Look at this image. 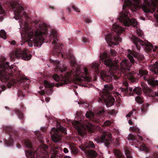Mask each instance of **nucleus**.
<instances>
[{
  "label": "nucleus",
  "instance_id": "f8f14e48",
  "mask_svg": "<svg viewBox=\"0 0 158 158\" xmlns=\"http://www.w3.org/2000/svg\"><path fill=\"white\" fill-rule=\"evenodd\" d=\"M72 123L75 127L78 130L79 133L80 132V131L83 129H87L91 132H92L95 129L94 126L92 123L89 122H87L83 124L76 121H74Z\"/></svg>",
  "mask_w": 158,
  "mask_h": 158
},
{
  "label": "nucleus",
  "instance_id": "bb28decb",
  "mask_svg": "<svg viewBox=\"0 0 158 158\" xmlns=\"http://www.w3.org/2000/svg\"><path fill=\"white\" fill-rule=\"evenodd\" d=\"M45 86L47 88H51L54 86V84L53 83H50L46 80L44 81Z\"/></svg>",
  "mask_w": 158,
  "mask_h": 158
},
{
  "label": "nucleus",
  "instance_id": "4be33fe9",
  "mask_svg": "<svg viewBox=\"0 0 158 158\" xmlns=\"http://www.w3.org/2000/svg\"><path fill=\"white\" fill-rule=\"evenodd\" d=\"M113 87L111 85H104V88L103 90V96L105 95H110L109 93L108 92L110 90H111L112 89Z\"/></svg>",
  "mask_w": 158,
  "mask_h": 158
},
{
  "label": "nucleus",
  "instance_id": "13d9d810",
  "mask_svg": "<svg viewBox=\"0 0 158 158\" xmlns=\"http://www.w3.org/2000/svg\"><path fill=\"white\" fill-rule=\"evenodd\" d=\"M82 41L84 43L86 42H87V39L85 38H83L82 39Z\"/></svg>",
  "mask_w": 158,
  "mask_h": 158
},
{
  "label": "nucleus",
  "instance_id": "052dcab7",
  "mask_svg": "<svg viewBox=\"0 0 158 158\" xmlns=\"http://www.w3.org/2000/svg\"><path fill=\"white\" fill-rule=\"evenodd\" d=\"M154 156L155 158H158V154L157 153H155L154 154Z\"/></svg>",
  "mask_w": 158,
  "mask_h": 158
},
{
  "label": "nucleus",
  "instance_id": "9b49d317",
  "mask_svg": "<svg viewBox=\"0 0 158 158\" xmlns=\"http://www.w3.org/2000/svg\"><path fill=\"white\" fill-rule=\"evenodd\" d=\"M10 57L12 60H14L15 58H21L23 60H28L31 59V55L30 54H27L25 50L22 51L20 49H18L11 53Z\"/></svg>",
  "mask_w": 158,
  "mask_h": 158
},
{
  "label": "nucleus",
  "instance_id": "4d7b16f0",
  "mask_svg": "<svg viewBox=\"0 0 158 158\" xmlns=\"http://www.w3.org/2000/svg\"><path fill=\"white\" fill-rule=\"evenodd\" d=\"M128 123L130 125H134L131 120L130 119L128 121Z\"/></svg>",
  "mask_w": 158,
  "mask_h": 158
},
{
  "label": "nucleus",
  "instance_id": "f03ea898",
  "mask_svg": "<svg viewBox=\"0 0 158 158\" xmlns=\"http://www.w3.org/2000/svg\"><path fill=\"white\" fill-rule=\"evenodd\" d=\"M88 69L86 68L82 69L76 68L73 69L71 73H67L65 75H62L61 77L57 74L53 75L54 80L60 82L56 84V87L62 86L64 84H66L70 81V79L75 78L77 81L83 82H90L91 78L88 76Z\"/></svg>",
  "mask_w": 158,
  "mask_h": 158
},
{
  "label": "nucleus",
  "instance_id": "603ef678",
  "mask_svg": "<svg viewBox=\"0 0 158 158\" xmlns=\"http://www.w3.org/2000/svg\"><path fill=\"white\" fill-rule=\"evenodd\" d=\"M72 8H73L75 11L79 12V11L78 10L77 8H76L74 6H72Z\"/></svg>",
  "mask_w": 158,
  "mask_h": 158
},
{
  "label": "nucleus",
  "instance_id": "0e129e2a",
  "mask_svg": "<svg viewBox=\"0 0 158 158\" xmlns=\"http://www.w3.org/2000/svg\"><path fill=\"white\" fill-rule=\"evenodd\" d=\"M138 137L141 140H142L143 139V138L140 135H138Z\"/></svg>",
  "mask_w": 158,
  "mask_h": 158
},
{
  "label": "nucleus",
  "instance_id": "2eb2a0df",
  "mask_svg": "<svg viewBox=\"0 0 158 158\" xmlns=\"http://www.w3.org/2000/svg\"><path fill=\"white\" fill-rule=\"evenodd\" d=\"M102 99V101H105V104L107 107L113 105L115 101L114 98L110 95L103 96Z\"/></svg>",
  "mask_w": 158,
  "mask_h": 158
},
{
  "label": "nucleus",
  "instance_id": "423d86ee",
  "mask_svg": "<svg viewBox=\"0 0 158 158\" xmlns=\"http://www.w3.org/2000/svg\"><path fill=\"white\" fill-rule=\"evenodd\" d=\"M150 70L153 74V78L148 77V72L145 70H140L139 74L149 85L158 86V81L155 80V78L158 76V61H156L155 64L150 66Z\"/></svg>",
  "mask_w": 158,
  "mask_h": 158
},
{
  "label": "nucleus",
  "instance_id": "3c124183",
  "mask_svg": "<svg viewBox=\"0 0 158 158\" xmlns=\"http://www.w3.org/2000/svg\"><path fill=\"white\" fill-rule=\"evenodd\" d=\"M133 114V111H131L129 113L127 114L126 116L127 117H131Z\"/></svg>",
  "mask_w": 158,
  "mask_h": 158
},
{
  "label": "nucleus",
  "instance_id": "ddd939ff",
  "mask_svg": "<svg viewBox=\"0 0 158 158\" xmlns=\"http://www.w3.org/2000/svg\"><path fill=\"white\" fill-rule=\"evenodd\" d=\"M96 141L98 143H103L106 147L107 145L114 143V140L112 139L111 134L109 132H103L101 137H98L96 139Z\"/></svg>",
  "mask_w": 158,
  "mask_h": 158
},
{
  "label": "nucleus",
  "instance_id": "412c9836",
  "mask_svg": "<svg viewBox=\"0 0 158 158\" xmlns=\"http://www.w3.org/2000/svg\"><path fill=\"white\" fill-rule=\"evenodd\" d=\"M66 56L67 58L70 60L71 63L73 65H74L76 64V60L72 52H67Z\"/></svg>",
  "mask_w": 158,
  "mask_h": 158
},
{
  "label": "nucleus",
  "instance_id": "09e8293b",
  "mask_svg": "<svg viewBox=\"0 0 158 158\" xmlns=\"http://www.w3.org/2000/svg\"><path fill=\"white\" fill-rule=\"evenodd\" d=\"M18 96L19 97L21 96H24V95L23 94V93L20 90H19L18 91Z\"/></svg>",
  "mask_w": 158,
  "mask_h": 158
},
{
  "label": "nucleus",
  "instance_id": "ea45409f",
  "mask_svg": "<svg viewBox=\"0 0 158 158\" xmlns=\"http://www.w3.org/2000/svg\"><path fill=\"white\" fill-rule=\"evenodd\" d=\"M127 158H133L131 156L130 151L128 150H126L125 152Z\"/></svg>",
  "mask_w": 158,
  "mask_h": 158
},
{
  "label": "nucleus",
  "instance_id": "5fc2aeb1",
  "mask_svg": "<svg viewBox=\"0 0 158 158\" xmlns=\"http://www.w3.org/2000/svg\"><path fill=\"white\" fill-rule=\"evenodd\" d=\"M85 22L86 23H90L91 22V21L88 18H86L85 19Z\"/></svg>",
  "mask_w": 158,
  "mask_h": 158
},
{
  "label": "nucleus",
  "instance_id": "a878e982",
  "mask_svg": "<svg viewBox=\"0 0 158 158\" xmlns=\"http://www.w3.org/2000/svg\"><path fill=\"white\" fill-rule=\"evenodd\" d=\"M5 15V11L2 8V6L0 3V20L2 21L3 19V17Z\"/></svg>",
  "mask_w": 158,
  "mask_h": 158
},
{
  "label": "nucleus",
  "instance_id": "393cba45",
  "mask_svg": "<svg viewBox=\"0 0 158 158\" xmlns=\"http://www.w3.org/2000/svg\"><path fill=\"white\" fill-rule=\"evenodd\" d=\"M114 153L115 156L118 158H123V157L121 153L119 151V150L116 149H115L114 150Z\"/></svg>",
  "mask_w": 158,
  "mask_h": 158
},
{
  "label": "nucleus",
  "instance_id": "473e14b6",
  "mask_svg": "<svg viewBox=\"0 0 158 158\" xmlns=\"http://www.w3.org/2000/svg\"><path fill=\"white\" fill-rule=\"evenodd\" d=\"M0 37L3 38L4 39H6V32L3 30L0 31Z\"/></svg>",
  "mask_w": 158,
  "mask_h": 158
},
{
  "label": "nucleus",
  "instance_id": "de8ad7c7",
  "mask_svg": "<svg viewBox=\"0 0 158 158\" xmlns=\"http://www.w3.org/2000/svg\"><path fill=\"white\" fill-rule=\"evenodd\" d=\"M110 53L113 56H115L116 55V52L114 50H111L110 51Z\"/></svg>",
  "mask_w": 158,
  "mask_h": 158
},
{
  "label": "nucleus",
  "instance_id": "1a4fd4ad",
  "mask_svg": "<svg viewBox=\"0 0 158 158\" xmlns=\"http://www.w3.org/2000/svg\"><path fill=\"white\" fill-rule=\"evenodd\" d=\"M121 70L125 76H127L128 79L132 82H134L136 81V79L131 73L130 68L131 65L129 61L127 60H124L120 63Z\"/></svg>",
  "mask_w": 158,
  "mask_h": 158
},
{
  "label": "nucleus",
  "instance_id": "864d4df0",
  "mask_svg": "<svg viewBox=\"0 0 158 158\" xmlns=\"http://www.w3.org/2000/svg\"><path fill=\"white\" fill-rule=\"evenodd\" d=\"M104 112V110H102L99 111V112L98 113V115H100L101 114H102Z\"/></svg>",
  "mask_w": 158,
  "mask_h": 158
},
{
  "label": "nucleus",
  "instance_id": "e433bc0d",
  "mask_svg": "<svg viewBox=\"0 0 158 158\" xmlns=\"http://www.w3.org/2000/svg\"><path fill=\"white\" fill-rule=\"evenodd\" d=\"M25 146L28 148H31L32 146L31 143L28 140L25 141Z\"/></svg>",
  "mask_w": 158,
  "mask_h": 158
},
{
  "label": "nucleus",
  "instance_id": "39448f33",
  "mask_svg": "<svg viewBox=\"0 0 158 158\" xmlns=\"http://www.w3.org/2000/svg\"><path fill=\"white\" fill-rule=\"evenodd\" d=\"M124 4L123 6V11L120 13L118 19L119 21L123 22L125 26L132 25L134 27H136L138 24L136 20L134 19H130L129 18L130 14L128 11V8H126L127 6H130L132 4V2L130 0L127 2L125 0Z\"/></svg>",
  "mask_w": 158,
  "mask_h": 158
},
{
  "label": "nucleus",
  "instance_id": "b1692460",
  "mask_svg": "<svg viewBox=\"0 0 158 158\" xmlns=\"http://www.w3.org/2000/svg\"><path fill=\"white\" fill-rule=\"evenodd\" d=\"M5 144L7 147H10L13 144V140L12 136H10L9 140H6L5 142Z\"/></svg>",
  "mask_w": 158,
  "mask_h": 158
},
{
  "label": "nucleus",
  "instance_id": "7c9ffc66",
  "mask_svg": "<svg viewBox=\"0 0 158 158\" xmlns=\"http://www.w3.org/2000/svg\"><path fill=\"white\" fill-rule=\"evenodd\" d=\"M85 115L87 118H92L94 117V115L93 113L90 111H87L85 114Z\"/></svg>",
  "mask_w": 158,
  "mask_h": 158
},
{
  "label": "nucleus",
  "instance_id": "f704fd0d",
  "mask_svg": "<svg viewBox=\"0 0 158 158\" xmlns=\"http://www.w3.org/2000/svg\"><path fill=\"white\" fill-rule=\"evenodd\" d=\"M56 128L58 130V131L60 133V131L65 134H66L67 133L66 129L61 126H60V127L59 128Z\"/></svg>",
  "mask_w": 158,
  "mask_h": 158
},
{
  "label": "nucleus",
  "instance_id": "4c0bfd02",
  "mask_svg": "<svg viewBox=\"0 0 158 158\" xmlns=\"http://www.w3.org/2000/svg\"><path fill=\"white\" fill-rule=\"evenodd\" d=\"M134 4L136 6H139L141 5V2L140 0H132Z\"/></svg>",
  "mask_w": 158,
  "mask_h": 158
},
{
  "label": "nucleus",
  "instance_id": "2f4dec72",
  "mask_svg": "<svg viewBox=\"0 0 158 158\" xmlns=\"http://www.w3.org/2000/svg\"><path fill=\"white\" fill-rule=\"evenodd\" d=\"M133 91L138 95H140L142 93L141 89L138 87L135 88L133 89Z\"/></svg>",
  "mask_w": 158,
  "mask_h": 158
},
{
  "label": "nucleus",
  "instance_id": "c756f323",
  "mask_svg": "<svg viewBox=\"0 0 158 158\" xmlns=\"http://www.w3.org/2000/svg\"><path fill=\"white\" fill-rule=\"evenodd\" d=\"M141 151H143L146 152H148L149 150L148 148H147L144 144H143L142 145H140V146L139 149Z\"/></svg>",
  "mask_w": 158,
  "mask_h": 158
},
{
  "label": "nucleus",
  "instance_id": "a18cd8bd",
  "mask_svg": "<svg viewBox=\"0 0 158 158\" xmlns=\"http://www.w3.org/2000/svg\"><path fill=\"white\" fill-rule=\"evenodd\" d=\"M52 91L51 89H48L46 92L47 94L48 95H51L52 94Z\"/></svg>",
  "mask_w": 158,
  "mask_h": 158
},
{
  "label": "nucleus",
  "instance_id": "aec40b11",
  "mask_svg": "<svg viewBox=\"0 0 158 158\" xmlns=\"http://www.w3.org/2000/svg\"><path fill=\"white\" fill-rule=\"evenodd\" d=\"M25 79V77L22 78H17L16 80H15L14 79L12 78L10 82H8L7 83V86L9 88H10L11 87V86L14 85L15 83H18L19 81H22V79Z\"/></svg>",
  "mask_w": 158,
  "mask_h": 158
},
{
  "label": "nucleus",
  "instance_id": "49530a36",
  "mask_svg": "<svg viewBox=\"0 0 158 158\" xmlns=\"http://www.w3.org/2000/svg\"><path fill=\"white\" fill-rule=\"evenodd\" d=\"M111 124V123L110 121H105L104 124V125H105L106 126H109Z\"/></svg>",
  "mask_w": 158,
  "mask_h": 158
},
{
  "label": "nucleus",
  "instance_id": "a211bd4d",
  "mask_svg": "<svg viewBox=\"0 0 158 158\" xmlns=\"http://www.w3.org/2000/svg\"><path fill=\"white\" fill-rule=\"evenodd\" d=\"M57 34L56 31H52L50 35V37L53 40L52 42L54 44L58 45L59 44L58 39H57Z\"/></svg>",
  "mask_w": 158,
  "mask_h": 158
},
{
  "label": "nucleus",
  "instance_id": "6ab92c4d",
  "mask_svg": "<svg viewBox=\"0 0 158 158\" xmlns=\"http://www.w3.org/2000/svg\"><path fill=\"white\" fill-rule=\"evenodd\" d=\"M41 148V146L40 147V148H39L37 149H40ZM37 150H36V152L35 153L32 151H28L26 153V156L27 158H34L35 156V154L36 153V158H44L43 157H41L40 156H38L37 154Z\"/></svg>",
  "mask_w": 158,
  "mask_h": 158
},
{
  "label": "nucleus",
  "instance_id": "37998d69",
  "mask_svg": "<svg viewBox=\"0 0 158 158\" xmlns=\"http://www.w3.org/2000/svg\"><path fill=\"white\" fill-rule=\"evenodd\" d=\"M136 33L138 34V36H143V32L142 31L139 29H137L136 30Z\"/></svg>",
  "mask_w": 158,
  "mask_h": 158
},
{
  "label": "nucleus",
  "instance_id": "69168bd1",
  "mask_svg": "<svg viewBox=\"0 0 158 158\" xmlns=\"http://www.w3.org/2000/svg\"><path fill=\"white\" fill-rule=\"evenodd\" d=\"M45 100L47 102H48L49 101V99L48 98H46Z\"/></svg>",
  "mask_w": 158,
  "mask_h": 158
},
{
  "label": "nucleus",
  "instance_id": "8fccbe9b",
  "mask_svg": "<svg viewBox=\"0 0 158 158\" xmlns=\"http://www.w3.org/2000/svg\"><path fill=\"white\" fill-rule=\"evenodd\" d=\"M72 152L74 154H77L78 152V151L77 149L74 148L72 150Z\"/></svg>",
  "mask_w": 158,
  "mask_h": 158
},
{
  "label": "nucleus",
  "instance_id": "79ce46f5",
  "mask_svg": "<svg viewBox=\"0 0 158 158\" xmlns=\"http://www.w3.org/2000/svg\"><path fill=\"white\" fill-rule=\"evenodd\" d=\"M17 113L18 114V116L19 118L22 119L23 118V114L21 112H20L19 110H18Z\"/></svg>",
  "mask_w": 158,
  "mask_h": 158
},
{
  "label": "nucleus",
  "instance_id": "72a5a7b5",
  "mask_svg": "<svg viewBox=\"0 0 158 158\" xmlns=\"http://www.w3.org/2000/svg\"><path fill=\"white\" fill-rule=\"evenodd\" d=\"M149 105L148 104L146 103L143 105V107L141 109V111L142 113H145L147 110V108Z\"/></svg>",
  "mask_w": 158,
  "mask_h": 158
},
{
  "label": "nucleus",
  "instance_id": "5701e85b",
  "mask_svg": "<svg viewBox=\"0 0 158 158\" xmlns=\"http://www.w3.org/2000/svg\"><path fill=\"white\" fill-rule=\"evenodd\" d=\"M144 92L147 94V95L150 97H154L158 95V93L149 88L147 89V91Z\"/></svg>",
  "mask_w": 158,
  "mask_h": 158
},
{
  "label": "nucleus",
  "instance_id": "338daca9",
  "mask_svg": "<svg viewBox=\"0 0 158 158\" xmlns=\"http://www.w3.org/2000/svg\"><path fill=\"white\" fill-rule=\"evenodd\" d=\"M44 93H45L44 91H40V94L42 95H44Z\"/></svg>",
  "mask_w": 158,
  "mask_h": 158
},
{
  "label": "nucleus",
  "instance_id": "c03bdc74",
  "mask_svg": "<svg viewBox=\"0 0 158 158\" xmlns=\"http://www.w3.org/2000/svg\"><path fill=\"white\" fill-rule=\"evenodd\" d=\"M141 86L143 88V89H144V90H145V91H147V89H149L148 88L147 85H145V84L144 83H141Z\"/></svg>",
  "mask_w": 158,
  "mask_h": 158
},
{
  "label": "nucleus",
  "instance_id": "cd10ccee",
  "mask_svg": "<svg viewBox=\"0 0 158 158\" xmlns=\"http://www.w3.org/2000/svg\"><path fill=\"white\" fill-rule=\"evenodd\" d=\"M99 65L96 62L93 63L91 64V68L92 69L96 72L99 71Z\"/></svg>",
  "mask_w": 158,
  "mask_h": 158
},
{
  "label": "nucleus",
  "instance_id": "9d476101",
  "mask_svg": "<svg viewBox=\"0 0 158 158\" xmlns=\"http://www.w3.org/2000/svg\"><path fill=\"white\" fill-rule=\"evenodd\" d=\"M9 68L11 69L13 67H10L8 62L3 63L0 65V80L2 82H7L10 78V75L7 73Z\"/></svg>",
  "mask_w": 158,
  "mask_h": 158
},
{
  "label": "nucleus",
  "instance_id": "f257e3e1",
  "mask_svg": "<svg viewBox=\"0 0 158 158\" xmlns=\"http://www.w3.org/2000/svg\"><path fill=\"white\" fill-rule=\"evenodd\" d=\"M20 4L19 1H17L12 2L10 4L14 12V18L19 20L20 28L22 29V31L20 33L22 37H24L27 40L33 41L35 46L40 47L44 42L46 35L47 26L43 23L36 25L34 29H31L28 23L24 21V17L28 18L29 17L23 11V7Z\"/></svg>",
  "mask_w": 158,
  "mask_h": 158
},
{
  "label": "nucleus",
  "instance_id": "6e6d98bb",
  "mask_svg": "<svg viewBox=\"0 0 158 158\" xmlns=\"http://www.w3.org/2000/svg\"><path fill=\"white\" fill-rule=\"evenodd\" d=\"M63 152L65 153H66L68 152L69 151L67 148H64L63 149Z\"/></svg>",
  "mask_w": 158,
  "mask_h": 158
},
{
  "label": "nucleus",
  "instance_id": "a19ab883",
  "mask_svg": "<svg viewBox=\"0 0 158 158\" xmlns=\"http://www.w3.org/2000/svg\"><path fill=\"white\" fill-rule=\"evenodd\" d=\"M135 100L138 103H141L142 102V99L139 96L136 97L135 98Z\"/></svg>",
  "mask_w": 158,
  "mask_h": 158
},
{
  "label": "nucleus",
  "instance_id": "58836bf2",
  "mask_svg": "<svg viewBox=\"0 0 158 158\" xmlns=\"http://www.w3.org/2000/svg\"><path fill=\"white\" fill-rule=\"evenodd\" d=\"M127 138L129 140H133L135 139V136L131 134H130L128 135Z\"/></svg>",
  "mask_w": 158,
  "mask_h": 158
},
{
  "label": "nucleus",
  "instance_id": "e2e57ef3",
  "mask_svg": "<svg viewBox=\"0 0 158 158\" xmlns=\"http://www.w3.org/2000/svg\"><path fill=\"white\" fill-rule=\"evenodd\" d=\"M123 84L126 87H127L128 86V84L126 81H125L123 83Z\"/></svg>",
  "mask_w": 158,
  "mask_h": 158
},
{
  "label": "nucleus",
  "instance_id": "6e6552de",
  "mask_svg": "<svg viewBox=\"0 0 158 158\" xmlns=\"http://www.w3.org/2000/svg\"><path fill=\"white\" fill-rule=\"evenodd\" d=\"M112 30L117 34V36H115L114 34H110L107 35L106 36V40L108 44L111 43L113 44L116 45L118 43L121 41V39L118 35L119 34L121 33L124 31V28L119 26L117 23L113 25Z\"/></svg>",
  "mask_w": 158,
  "mask_h": 158
},
{
  "label": "nucleus",
  "instance_id": "4468645a",
  "mask_svg": "<svg viewBox=\"0 0 158 158\" xmlns=\"http://www.w3.org/2000/svg\"><path fill=\"white\" fill-rule=\"evenodd\" d=\"M53 132V135H51L52 140L55 143H58L61 139V135L58 131V130L54 128L51 130V132Z\"/></svg>",
  "mask_w": 158,
  "mask_h": 158
},
{
  "label": "nucleus",
  "instance_id": "bf43d9fd",
  "mask_svg": "<svg viewBox=\"0 0 158 158\" xmlns=\"http://www.w3.org/2000/svg\"><path fill=\"white\" fill-rule=\"evenodd\" d=\"M121 91L122 92L126 91L127 90V88L124 89V88H121Z\"/></svg>",
  "mask_w": 158,
  "mask_h": 158
},
{
  "label": "nucleus",
  "instance_id": "0eeeda50",
  "mask_svg": "<svg viewBox=\"0 0 158 158\" xmlns=\"http://www.w3.org/2000/svg\"><path fill=\"white\" fill-rule=\"evenodd\" d=\"M62 150L61 148L58 146H55L53 148L51 147H49L44 144L41 145V148L37 150V155L40 156L44 158H49L48 153L57 156L61 155Z\"/></svg>",
  "mask_w": 158,
  "mask_h": 158
},
{
  "label": "nucleus",
  "instance_id": "f3484780",
  "mask_svg": "<svg viewBox=\"0 0 158 158\" xmlns=\"http://www.w3.org/2000/svg\"><path fill=\"white\" fill-rule=\"evenodd\" d=\"M79 147L82 151L84 152L85 153H87L89 157L94 158L97 156V153L94 150H89L87 151L85 149V147L80 146Z\"/></svg>",
  "mask_w": 158,
  "mask_h": 158
},
{
  "label": "nucleus",
  "instance_id": "c85d7f7f",
  "mask_svg": "<svg viewBox=\"0 0 158 158\" xmlns=\"http://www.w3.org/2000/svg\"><path fill=\"white\" fill-rule=\"evenodd\" d=\"M85 147L87 148H93L94 145L92 142L89 141L85 144Z\"/></svg>",
  "mask_w": 158,
  "mask_h": 158
},
{
  "label": "nucleus",
  "instance_id": "c9c22d12",
  "mask_svg": "<svg viewBox=\"0 0 158 158\" xmlns=\"http://www.w3.org/2000/svg\"><path fill=\"white\" fill-rule=\"evenodd\" d=\"M130 130L131 131L138 132H139V129L136 126H134L130 127Z\"/></svg>",
  "mask_w": 158,
  "mask_h": 158
},
{
  "label": "nucleus",
  "instance_id": "774afa93",
  "mask_svg": "<svg viewBox=\"0 0 158 158\" xmlns=\"http://www.w3.org/2000/svg\"><path fill=\"white\" fill-rule=\"evenodd\" d=\"M11 44L14 45H15L16 44V42L15 41H12L11 42Z\"/></svg>",
  "mask_w": 158,
  "mask_h": 158
},
{
  "label": "nucleus",
  "instance_id": "7ed1b4c3",
  "mask_svg": "<svg viewBox=\"0 0 158 158\" xmlns=\"http://www.w3.org/2000/svg\"><path fill=\"white\" fill-rule=\"evenodd\" d=\"M100 56V60L108 67L110 70L107 72L103 70L101 72V76L102 79L107 82H110L113 79L117 80L120 76V74L118 73L120 72L118 67V64L116 62L112 61L106 52L101 53Z\"/></svg>",
  "mask_w": 158,
  "mask_h": 158
},
{
  "label": "nucleus",
  "instance_id": "680f3d73",
  "mask_svg": "<svg viewBox=\"0 0 158 158\" xmlns=\"http://www.w3.org/2000/svg\"><path fill=\"white\" fill-rule=\"evenodd\" d=\"M115 143L117 144H119L118 142V139H117L116 140H115Z\"/></svg>",
  "mask_w": 158,
  "mask_h": 158
},
{
  "label": "nucleus",
  "instance_id": "20e7f679",
  "mask_svg": "<svg viewBox=\"0 0 158 158\" xmlns=\"http://www.w3.org/2000/svg\"><path fill=\"white\" fill-rule=\"evenodd\" d=\"M131 39L134 44V48L132 49V52L128 54L127 57L132 63H134V59H133V57L139 60H142L143 59V55L139 53L140 49L139 47L140 46H142L144 49L148 51H150L153 49V52H157V47L155 46L153 48L152 44L147 41L144 42L138 39L134 36H132Z\"/></svg>",
  "mask_w": 158,
  "mask_h": 158
},
{
  "label": "nucleus",
  "instance_id": "dca6fc26",
  "mask_svg": "<svg viewBox=\"0 0 158 158\" xmlns=\"http://www.w3.org/2000/svg\"><path fill=\"white\" fill-rule=\"evenodd\" d=\"M50 61L51 63H53L56 66L55 71L58 73H63L65 72L66 70V67L65 66H60V62L57 60H50Z\"/></svg>",
  "mask_w": 158,
  "mask_h": 158
}]
</instances>
